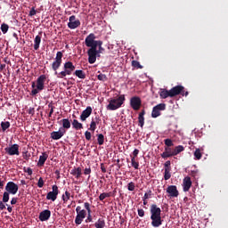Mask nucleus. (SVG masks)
I'll use <instances>...</instances> for the list:
<instances>
[{
  "instance_id": "obj_1",
  "label": "nucleus",
  "mask_w": 228,
  "mask_h": 228,
  "mask_svg": "<svg viewBox=\"0 0 228 228\" xmlns=\"http://www.w3.org/2000/svg\"><path fill=\"white\" fill-rule=\"evenodd\" d=\"M151 220L152 227H159L163 224V219H161V208L156 204H151L150 208Z\"/></svg>"
},
{
  "instance_id": "obj_2",
  "label": "nucleus",
  "mask_w": 228,
  "mask_h": 228,
  "mask_svg": "<svg viewBox=\"0 0 228 228\" xmlns=\"http://www.w3.org/2000/svg\"><path fill=\"white\" fill-rule=\"evenodd\" d=\"M102 40H95V34L94 33L89 34L85 39V45L86 47H90L89 50L93 53H95L97 47H102Z\"/></svg>"
},
{
  "instance_id": "obj_3",
  "label": "nucleus",
  "mask_w": 228,
  "mask_h": 228,
  "mask_svg": "<svg viewBox=\"0 0 228 228\" xmlns=\"http://www.w3.org/2000/svg\"><path fill=\"white\" fill-rule=\"evenodd\" d=\"M17 191H19V185L13 182H8L5 186V191L3 194V202H8L10 200V194L16 195Z\"/></svg>"
},
{
  "instance_id": "obj_4",
  "label": "nucleus",
  "mask_w": 228,
  "mask_h": 228,
  "mask_svg": "<svg viewBox=\"0 0 228 228\" xmlns=\"http://www.w3.org/2000/svg\"><path fill=\"white\" fill-rule=\"evenodd\" d=\"M126 102V95L120 94L118 98H112L110 100L109 104L107 105V110L110 111H115L118 108H122V104Z\"/></svg>"
},
{
  "instance_id": "obj_5",
  "label": "nucleus",
  "mask_w": 228,
  "mask_h": 228,
  "mask_svg": "<svg viewBox=\"0 0 228 228\" xmlns=\"http://www.w3.org/2000/svg\"><path fill=\"white\" fill-rule=\"evenodd\" d=\"M104 47L99 46L98 50L95 48V52H93L92 50H87V55H88V62L91 65H94L95 61H97V58H101V54L104 52Z\"/></svg>"
},
{
  "instance_id": "obj_6",
  "label": "nucleus",
  "mask_w": 228,
  "mask_h": 228,
  "mask_svg": "<svg viewBox=\"0 0 228 228\" xmlns=\"http://www.w3.org/2000/svg\"><path fill=\"white\" fill-rule=\"evenodd\" d=\"M45 79H47V77H45V75H41L37 77L36 89H33L31 91V95L35 96L39 92H42V90H44V88H45Z\"/></svg>"
},
{
  "instance_id": "obj_7",
  "label": "nucleus",
  "mask_w": 228,
  "mask_h": 228,
  "mask_svg": "<svg viewBox=\"0 0 228 228\" xmlns=\"http://www.w3.org/2000/svg\"><path fill=\"white\" fill-rule=\"evenodd\" d=\"M77 216L75 218L76 225H81L83 224V220L86 218V210L81 209V206H77L76 208Z\"/></svg>"
},
{
  "instance_id": "obj_8",
  "label": "nucleus",
  "mask_w": 228,
  "mask_h": 228,
  "mask_svg": "<svg viewBox=\"0 0 228 228\" xmlns=\"http://www.w3.org/2000/svg\"><path fill=\"white\" fill-rule=\"evenodd\" d=\"M63 58L62 52H57L55 61L52 63V69L55 72V76H58V69L61 67V61Z\"/></svg>"
},
{
  "instance_id": "obj_9",
  "label": "nucleus",
  "mask_w": 228,
  "mask_h": 228,
  "mask_svg": "<svg viewBox=\"0 0 228 228\" xmlns=\"http://www.w3.org/2000/svg\"><path fill=\"white\" fill-rule=\"evenodd\" d=\"M167 109V105L165 103H159L153 107L151 111V117L152 118H158L161 115V111H165Z\"/></svg>"
},
{
  "instance_id": "obj_10",
  "label": "nucleus",
  "mask_w": 228,
  "mask_h": 228,
  "mask_svg": "<svg viewBox=\"0 0 228 228\" xmlns=\"http://www.w3.org/2000/svg\"><path fill=\"white\" fill-rule=\"evenodd\" d=\"M53 191H49L46 195L47 200H52L54 202L58 199V193H60V191L58 190V185L54 184L52 186Z\"/></svg>"
},
{
  "instance_id": "obj_11",
  "label": "nucleus",
  "mask_w": 228,
  "mask_h": 228,
  "mask_svg": "<svg viewBox=\"0 0 228 228\" xmlns=\"http://www.w3.org/2000/svg\"><path fill=\"white\" fill-rule=\"evenodd\" d=\"M130 106L134 110V111H138L140 108H142V99L138 96H134L130 99Z\"/></svg>"
},
{
  "instance_id": "obj_12",
  "label": "nucleus",
  "mask_w": 228,
  "mask_h": 228,
  "mask_svg": "<svg viewBox=\"0 0 228 228\" xmlns=\"http://www.w3.org/2000/svg\"><path fill=\"white\" fill-rule=\"evenodd\" d=\"M167 193H168L169 199H175L179 197V191L177 190V186L169 185L166 190Z\"/></svg>"
},
{
  "instance_id": "obj_13",
  "label": "nucleus",
  "mask_w": 228,
  "mask_h": 228,
  "mask_svg": "<svg viewBox=\"0 0 228 228\" xmlns=\"http://www.w3.org/2000/svg\"><path fill=\"white\" fill-rule=\"evenodd\" d=\"M69 23H68V28L69 29H76L81 26V21L79 20H76V16L72 15L69 18Z\"/></svg>"
},
{
  "instance_id": "obj_14",
  "label": "nucleus",
  "mask_w": 228,
  "mask_h": 228,
  "mask_svg": "<svg viewBox=\"0 0 228 228\" xmlns=\"http://www.w3.org/2000/svg\"><path fill=\"white\" fill-rule=\"evenodd\" d=\"M6 154L9 156H19V144H12L10 147L4 149Z\"/></svg>"
},
{
  "instance_id": "obj_15",
  "label": "nucleus",
  "mask_w": 228,
  "mask_h": 228,
  "mask_svg": "<svg viewBox=\"0 0 228 228\" xmlns=\"http://www.w3.org/2000/svg\"><path fill=\"white\" fill-rule=\"evenodd\" d=\"M183 90H184V86H175V87H173L169 90L170 97H175L176 95H180V94L184 96V94L183 93Z\"/></svg>"
},
{
  "instance_id": "obj_16",
  "label": "nucleus",
  "mask_w": 228,
  "mask_h": 228,
  "mask_svg": "<svg viewBox=\"0 0 228 228\" xmlns=\"http://www.w3.org/2000/svg\"><path fill=\"white\" fill-rule=\"evenodd\" d=\"M65 133H67V130L63 129V127H60L59 131H53L51 133V138L52 140H60L65 136Z\"/></svg>"
},
{
  "instance_id": "obj_17",
  "label": "nucleus",
  "mask_w": 228,
  "mask_h": 228,
  "mask_svg": "<svg viewBox=\"0 0 228 228\" xmlns=\"http://www.w3.org/2000/svg\"><path fill=\"white\" fill-rule=\"evenodd\" d=\"M51 218V210L45 209L39 213L40 222H47Z\"/></svg>"
},
{
  "instance_id": "obj_18",
  "label": "nucleus",
  "mask_w": 228,
  "mask_h": 228,
  "mask_svg": "<svg viewBox=\"0 0 228 228\" xmlns=\"http://www.w3.org/2000/svg\"><path fill=\"white\" fill-rule=\"evenodd\" d=\"M90 115H92V107L87 106L86 109L82 111L80 115V120L85 122V120H86Z\"/></svg>"
},
{
  "instance_id": "obj_19",
  "label": "nucleus",
  "mask_w": 228,
  "mask_h": 228,
  "mask_svg": "<svg viewBox=\"0 0 228 228\" xmlns=\"http://www.w3.org/2000/svg\"><path fill=\"white\" fill-rule=\"evenodd\" d=\"M163 159H167V158H172L174 156V151L170 147H165V151L160 154Z\"/></svg>"
},
{
  "instance_id": "obj_20",
  "label": "nucleus",
  "mask_w": 228,
  "mask_h": 228,
  "mask_svg": "<svg viewBox=\"0 0 228 228\" xmlns=\"http://www.w3.org/2000/svg\"><path fill=\"white\" fill-rule=\"evenodd\" d=\"M183 191H190V188H191V178L190 176H186L183 179Z\"/></svg>"
},
{
  "instance_id": "obj_21",
  "label": "nucleus",
  "mask_w": 228,
  "mask_h": 228,
  "mask_svg": "<svg viewBox=\"0 0 228 228\" xmlns=\"http://www.w3.org/2000/svg\"><path fill=\"white\" fill-rule=\"evenodd\" d=\"M145 124V110H142L138 116V126L143 128Z\"/></svg>"
},
{
  "instance_id": "obj_22",
  "label": "nucleus",
  "mask_w": 228,
  "mask_h": 228,
  "mask_svg": "<svg viewBox=\"0 0 228 228\" xmlns=\"http://www.w3.org/2000/svg\"><path fill=\"white\" fill-rule=\"evenodd\" d=\"M47 158H49V155L47 154V152H43L42 155L39 156L37 167H44V165H45V161H47Z\"/></svg>"
},
{
  "instance_id": "obj_23",
  "label": "nucleus",
  "mask_w": 228,
  "mask_h": 228,
  "mask_svg": "<svg viewBox=\"0 0 228 228\" xmlns=\"http://www.w3.org/2000/svg\"><path fill=\"white\" fill-rule=\"evenodd\" d=\"M42 31L39 32V35L36 36L34 39V49L35 51H38L40 49V43L42 42Z\"/></svg>"
},
{
  "instance_id": "obj_24",
  "label": "nucleus",
  "mask_w": 228,
  "mask_h": 228,
  "mask_svg": "<svg viewBox=\"0 0 228 228\" xmlns=\"http://www.w3.org/2000/svg\"><path fill=\"white\" fill-rule=\"evenodd\" d=\"M64 70L69 72V76H70V74H72V72H74V70H76V66H74L72 61H67L64 64Z\"/></svg>"
},
{
  "instance_id": "obj_25",
  "label": "nucleus",
  "mask_w": 228,
  "mask_h": 228,
  "mask_svg": "<svg viewBox=\"0 0 228 228\" xmlns=\"http://www.w3.org/2000/svg\"><path fill=\"white\" fill-rule=\"evenodd\" d=\"M70 174L71 175H74L76 179H79V177H81V175L83 173H82L81 167H75L71 170Z\"/></svg>"
},
{
  "instance_id": "obj_26",
  "label": "nucleus",
  "mask_w": 228,
  "mask_h": 228,
  "mask_svg": "<svg viewBox=\"0 0 228 228\" xmlns=\"http://www.w3.org/2000/svg\"><path fill=\"white\" fill-rule=\"evenodd\" d=\"M72 127L76 129V131H79V129H83V124L77 121V119H73Z\"/></svg>"
},
{
  "instance_id": "obj_27",
  "label": "nucleus",
  "mask_w": 228,
  "mask_h": 228,
  "mask_svg": "<svg viewBox=\"0 0 228 228\" xmlns=\"http://www.w3.org/2000/svg\"><path fill=\"white\" fill-rule=\"evenodd\" d=\"M94 227L96 228H104L106 227V221L102 218H99L97 222L94 224Z\"/></svg>"
},
{
  "instance_id": "obj_28",
  "label": "nucleus",
  "mask_w": 228,
  "mask_h": 228,
  "mask_svg": "<svg viewBox=\"0 0 228 228\" xmlns=\"http://www.w3.org/2000/svg\"><path fill=\"white\" fill-rule=\"evenodd\" d=\"M184 151V146L183 145H178L175 146V149L173 150V156H177V154H181Z\"/></svg>"
},
{
  "instance_id": "obj_29",
  "label": "nucleus",
  "mask_w": 228,
  "mask_h": 228,
  "mask_svg": "<svg viewBox=\"0 0 228 228\" xmlns=\"http://www.w3.org/2000/svg\"><path fill=\"white\" fill-rule=\"evenodd\" d=\"M61 124H62V129H70V120H69V118H63L61 120Z\"/></svg>"
},
{
  "instance_id": "obj_30",
  "label": "nucleus",
  "mask_w": 228,
  "mask_h": 228,
  "mask_svg": "<svg viewBox=\"0 0 228 228\" xmlns=\"http://www.w3.org/2000/svg\"><path fill=\"white\" fill-rule=\"evenodd\" d=\"M159 95L160 99H167V97H170V90L161 89Z\"/></svg>"
},
{
  "instance_id": "obj_31",
  "label": "nucleus",
  "mask_w": 228,
  "mask_h": 228,
  "mask_svg": "<svg viewBox=\"0 0 228 228\" xmlns=\"http://www.w3.org/2000/svg\"><path fill=\"white\" fill-rule=\"evenodd\" d=\"M75 76H77V77H79V79H85L86 77V74H85V71L81 69H77L75 71Z\"/></svg>"
},
{
  "instance_id": "obj_32",
  "label": "nucleus",
  "mask_w": 228,
  "mask_h": 228,
  "mask_svg": "<svg viewBox=\"0 0 228 228\" xmlns=\"http://www.w3.org/2000/svg\"><path fill=\"white\" fill-rule=\"evenodd\" d=\"M99 118H96V121L92 120L89 127V131H93V133L97 129V124H99Z\"/></svg>"
},
{
  "instance_id": "obj_33",
  "label": "nucleus",
  "mask_w": 228,
  "mask_h": 228,
  "mask_svg": "<svg viewBox=\"0 0 228 228\" xmlns=\"http://www.w3.org/2000/svg\"><path fill=\"white\" fill-rule=\"evenodd\" d=\"M1 128L4 133L6 131V129H10V121H2Z\"/></svg>"
},
{
  "instance_id": "obj_34",
  "label": "nucleus",
  "mask_w": 228,
  "mask_h": 228,
  "mask_svg": "<svg viewBox=\"0 0 228 228\" xmlns=\"http://www.w3.org/2000/svg\"><path fill=\"white\" fill-rule=\"evenodd\" d=\"M62 200L64 204H66V202H69V200H70V192L66 191L65 193L62 195Z\"/></svg>"
},
{
  "instance_id": "obj_35",
  "label": "nucleus",
  "mask_w": 228,
  "mask_h": 228,
  "mask_svg": "<svg viewBox=\"0 0 228 228\" xmlns=\"http://www.w3.org/2000/svg\"><path fill=\"white\" fill-rule=\"evenodd\" d=\"M111 197V192H102L99 196V200L102 201L104 199Z\"/></svg>"
},
{
  "instance_id": "obj_36",
  "label": "nucleus",
  "mask_w": 228,
  "mask_h": 228,
  "mask_svg": "<svg viewBox=\"0 0 228 228\" xmlns=\"http://www.w3.org/2000/svg\"><path fill=\"white\" fill-rule=\"evenodd\" d=\"M164 179L165 181H168L170 177H172V174L170 173L172 169H164Z\"/></svg>"
},
{
  "instance_id": "obj_37",
  "label": "nucleus",
  "mask_w": 228,
  "mask_h": 228,
  "mask_svg": "<svg viewBox=\"0 0 228 228\" xmlns=\"http://www.w3.org/2000/svg\"><path fill=\"white\" fill-rule=\"evenodd\" d=\"M97 136L98 145H104V134H99Z\"/></svg>"
},
{
  "instance_id": "obj_38",
  "label": "nucleus",
  "mask_w": 228,
  "mask_h": 228,
  "mask_svg": "<svg viewBox=\"0 0 228 228\" xmlns=\"http://www.w3.org/2000/svg\"><path fill=\"white\" fill-rule=\"evenodd\" d=\"M8 29H10V26H8V24L3 23L1 25V31L2 33H4V35H6V33H8Z\"/></svg>"
},
{
  "instance_id": "obj_39",
  "label": "nucleus",
  "mask_w": 228,
  "mask_h": 228,
  "mask_svg": "<svg viewBox=\"0 0 228 228\" xmlns=\"http://www.w3.org/2000/svg\"><path fill=\"white\" fill-rule=\"evenodd\" d=\"M97 79L104 83L108 81V77L105 74L100 73L99 75H97Z\"/></svg>"
},
{
  "instance_id": "obj_40",
  "label": "nucleus",
  "mask_w": 228,
  "mask_h": 228,
  "mask_svg": "<svg viewBox=\"0 0 228 228\" xmlns=\"http://www.w3.org/2000/svg\"><path fill=\"white\" fill-rule=\"evenodd\" d=\"M131 163H132V167H134V168L135 170H138L139 167H140V163L138 161H136V159L132 158L131 159Z\"/></svg>"
},
{
  "instance_id": "obj_41",
  "label": "nucleus",
  "mask_w": 228,
  "mask_h": 228,
  "mask_svg": "<svg viewBox=\"0 0 228 228\" xmlns=\"http://www.w3.org/2000/svg\"><path fill=\"white\" fill-rule=\"evenodd\" d=\"M66 76H70V72L64 69L58 74L57 77H61V79H63V77H65Z\"/></svg>"
},
{
  "instance_id": "obj_42",
  "label": "nucleus",
  "mask_w": 228,
  "mask_h": 228,
  "mask_svg": "<svg viewBox=\"0 0 228 228\" xmlns=\"http://www.w3.org/2000/svg\"><path fill=\"white\" fill-rule=\"evenodd\" d=\"M194 158L195 159H202V152H200V149H196V151H194Z\"/></svg>"
},
{
  "instance_id": "obj_43",
  "label": "nucleus",
  "mask_w": 228,
  "mask_h": 228,
  "mask_svg": "<svg viewBox=\"0 0 228 228\" xmlns=\"http://www.w3.org/2000/svg\"><path fill=\"white\" fill-rule=\"evenodd\" d=\"M132 67H134V69H143V66H142L138 61H132Z\"/></svg>"
},
{
  "instance_id": "obj_44",
  "label": "nucleus",
  "mask_w": 228,
  "mask_h": 228,
  "mask_svg": "<svg viewBox=\"0 0 228 228\" xmlns=\"http://www.w3.org/2000/svg\"><path fill=\"white\" fill-rule=\"evenodd\" d=\"M164 143L166 147H174V142H172V139H165Z\"/></svg>"
},
{
  "instance_id": "obj_45",
  "label": "nucleus",
  "mask_w": 228,
  "mask_h": 228,
  "mask_svg": "<svg viewBox=\"0 0 228 228\" xmlns=\"http://www.w3.org/2000/svg\"><path fill=\"white\" fill-rule=\"evenodd\" d=\"M152 195V191L149 190L146 193H144V196L142 197V200H147L151 199Z\"/></svg>"
},
{
  "instance_id": "obj_46",
  "label": "nucleus",
  "mask_w": 228,
  "mask_h": 228,
  "mask_svg": "<svg viewBox=\"0 0 228 228\" xmlns=\"http://www.w3.org/2000/svg\"><path fill=\"white\" fill-rule=\"evenodd\" d=\"M134 188H135L134 183L130 182L127 185L128 191H134Z\"/></svg>"
},
{
  "instance_id": "obj_47",
  "label": "nucleus",
  "mask_w": 228,
  "mask_h": 228,
  "mask_svg": "<svg viewBox=\"0 0 228 228\" xmlns=\"http://www.w3.org/2000/svg\"><path fill=\"white\" fill-rule=\"evenodd\" d=\"M138 154H140V150L134 149L133 151V155H130V158L131 159L134 158V159H136V158L138 157Z\"/></svg>"
},
{
  "instance_id": "obj_48",
  "label": "nucleus",
  "mask_w": 228,
  "mask_h": 228,
  "mask_svg": "<svg viewBox=\"0 0 228 228\" xmlns=\"http://www.w3.org/2000/svg\"><path fill=\"white\" fill-rule=\"evenodd\" d=\"M170 165H171L170 160L166 161L164 164V170H167V169L172 170V167Z\"/></svg>"
},
{
  "instance_id": "obj_49",
  "label": "nucleus",
  "mask_w": 228,
  "mask_h": 228,
  "mask_svg": "<svg viewBox=\"0 0 228 228\" xmlns=\"http://www.w3.org/2000/svg\"><path fill=\"white\" fill-rule=\"evenodd\" d=\"M137 213L141 218H143V216H145V210H143L142 208H138Z\"/></svg>"
},
{
  "instance_id": "obj_50",
  "label": "nucleus",
  "mask_w": 228,
  "mask_h": 228,
  "mask_svg": "<svg viewBox=\"0 0 228 228\" xmlns=\"http://www.w3.org/2000/svg\"><path fill=\"white\" fill-rule=\"evenodd\" d=\"M23 171H24L26 174H28V175H33V169H31V167H24V168H23Z\"/></svg>"
},
{
  "instance_id": "obj_51",
  "label": "nucleus",
  "mask_w": 228,
  "mask_h": 228,
  "mask_svg": "<svg viewBox=\"0 0 228 228\" xmlns=\"http://www.w3.org/2000/svg\"><path fill=\"white\" fill-rule=\"evenodd\" d=\"M84 208L86 209L87 213H92V209L90 208V203L86 202L84 203Z\"/></svg>"
},
{
  "instance_id": "obj_52",
  "label": "nucleus",
  "mask_w": 228,
  "mask_h": 228,
  "mask_svg": "<svg viewBox=\"0 0 228 228\" xmlns=\"http://www.w3.org/2000/svg\"><path fill=\"white\" fill-rule=\"evenodd\" d=\"M85 136H86V140L87 141L92 140V133H90L89 131L85 132Z\"/></svg>"
},
{
  "instance_id": "obj_53",
  "label": "nucleus",
  "mask_w": 228,
  "mask_h": 228,
  "mask_svg": "<svg viewBox=\"0 0 228 228\" xmlns=\"http://www.w3.org/2000/svg\"><path fill=\"white\" fill-rule=\"evenodd\" d=\"M38 188H44V178L40 177L37 182Z\"/></svg>"
},
{
  "instance_id": "obj_54",
  "label": "nucleus",
  "mask_w": 228,
  "mask_h": 228,
  "mask_svg": "<svg viewBox=\"0 0 228 228\" xmlns=\"http://www.w3.org/2000/svg\"><path fill=\"white\" fill-rule=\"evenodd\" d=\"M29 17H34V15H37V10H35V7H32L28 13Z\"/></svg>"
},
{
  "instance_id": "obj_55",
  "label": "nucleus",
  "mask_w": 228,
  "mask_h": 228,
  "mask_svg": "<svg viewBox=\"0 0 228 228\" xmlns=\"http://www.w3.org/2000/svg\"><path fill=\"white\" fill-rule=\"evenodd\" d=\"M84 174L85 175H90V174H92V168L86 167V169L84 170Z\"/></svg>"
},
{
  "instance_id": "obj_56",
  "label": "nucleus",
  "mask_w": 228,
  "mask_h": 228,
  "mask_svg": "<svg viewBox=\"0 0 228 228\" xmlns=\"http://www.w3.org/2000/svg\"><path fill=\"white\" fill-rule=\"evenodd\" d=\"M4 201H0V210L3 211L4 209H6V205L4 203Z\"/></svg>"
},
{
  "instance_id": "obj_57",
  "label": "nucleus",
  "mask_w": 228,
  "mask_h": 228,
  "mask_svg": "<svg viewBox=\"0 0 228 228\" xmlns=\"http://www.w3.org/2000/svg\"><path fill=\"white\" fill-rule=\"evenodd\" d=\"M17 200H19L18 198H12V199L11 200V204H12V206H15V204H17Z\"/></svg>"
},
{
  "instance_id": "obj_58",
  "label": "nucleus",
  "mask_w": 228,
  "mask_h": 228,
  "mask_svg": "<svg viewBox=\"0 0 228 228\" xmlns=\"http://www.w3.org/2000/svg\"><path fill=\"white\" fill-rule=\"evenodd\" d=\"M92 222V213H88L87 218L86 219V223Z\"/></svg>"
},
{
  "instance_id": "obj_59",
  "label": "nucleus",
  "mask_w": 228,
  "mask_h": 228,
  "mask_svg": "<svg viewBox=\"0 0 228 228\" xmlns=\"http://www.w3.org/2000/svg\"><path fill=\"white\" fill-rule=\"evenodd\" d=\"M197 174H199V170L191 171V175H192V177H195L197 175Z\"/></svg>"
},
{
  "instance_id": "obj_60",
  "label": "nucleus",
  "mask_w": 228,
  "mask_h": 228,
  "mask_svg": "<svg viewBox=\"0 0 228 228\" xmlns=\"http://www.w3.org/2000/svg\"><path fill=\"white\" fill-rule=\"evenodd\" d=\"M101 170L103 174H106V167H104V164H101Z\"/></svg>"
},
{
  "instance_id": "obj_61",
  "label": "nucleus",
  "mask_w": 228,
  "mask_h": 228,
  "mask_svg": "<svg viewBox=\"0 0 228 228\" xmlns=\"http://www.w3.org/2000/svg\"><path fill=\"white\" fill-rule=\"evenodd\" d=\"M53 113H54V109H53V107H52V109H50V112H49V115H48L49 118H51L53 117Z\"/></svg>"
},
{
  "instance_id": "obj_62",
  "label": "nucleus",
  "mask_w": 228,
  "mask_h": 228,
  "mask_svg": "<svg viewBox=\"0 0 228 228\" xmlns=\"http://www.w3.org/2000/svg\"><path fill=\"white\" fill-rule=\"evenodd\" d=\"M28 115H35V109H29Z\"/></svg>"
},
{
  "instance_id": "obj_63",
  "label": "nucleus",
  "mask_w": 228,
  "mask_h": 228,
  "mask_svg": "<svg viewBox=\"0 0 228 228\" xmlns=\"http://www.w3.org/2000/svg\"><path fill=\"white\" fill-rule=\"evenodd\" d=\"M6 206H7V211L9 213H12V211H13V208L12 207L8 206V204H6Z\"/></svg>"
},
{
  "instance_id": "obj_64",
  "label": "nucleus",
  "mask_w": 228,
  "mask_h": 228,
  "mask_svg": "<svg viewBox=\"0 0 228 228\" xmlns=\"http://www.w3.org/2000/svg\"><path fill=\"white\" fill-rule=\"evenodd\" d=\"M4 188V182L0 180V190H3Z\"/></svg>"
}]
</instances>
